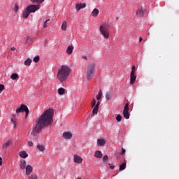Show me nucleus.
Returning <instances> with one entry per match:
<instances>
[{"mask_svg": "<svg viewBox=\"0 0 179 179\" xmlns=\"http://www.w3.org/2000/svg\"><path fill=\"white\" fill-rule=\"evenodd\" d=\"M30 14L31 13H29V11L26 8L24 10V11H23V13H22V17L24 19H27L29 16Z\"/></svg>", "mask_w": 179, "mask_h": 179, "instance_id": "nucleus-16", "label": "nucleus"}, {"mask_svg": "<svg viewBox=\"0 0 179 179\" xmlns=\"http://www.w3.org/2000/svg\"><path fill=\"white\" fill-rule=\"evenodd\" d=\"M10 50H11L12 52H13V51H15L16 49H15V48L13 47V48H11Z\"/></svg>", "mask_w": 179, "mask_h": 179, "instance_id": "nucleus-47", "label": "nucleus"}, {"mask_svg": "<svg viewBox=\"0 0 179 179\" xmlns=\"http://www.w3.org/2000/svg\"><path fill=\"white\" fill-rule=\"evenodd\" d=\"M135 71H136V67L134 65L131 68V72L130 74V84L131 85H133L136 80V76H135Z\"/></svg>", "mask_w": 179, "mask_h": 179, "instance_id": "nucleus-6", "label": "nucleus"}, {"mask_svg": "<svg viewBox=\"0 0 179 179\" xmlns=\"http://www.w3.org/2000/svg\"><path fill=\"white\" fill-rule=\"evenodd\" d=\"M83 58L85 60H87V57L86 56H83Z\"/></svg>", "mask_w": 179, "mask_h": 179, "instance_id": "nucleus-49", "label": "nucleus"}, {"mask_svg": "<svg viewBox=\"0 0 179 179\" xmlns=\"http://www.w3.org/2000/svg\"><path fill=\"white\" fill-rule=\"evenodd\" d=\"M116 120L118 122H121L122 120V117L121 115H117V117H116Z\"/></svg>", "mask_w": 179, "mask_h": 179, "instance_id": "nucleus-32", "label": "nucleus"}, {"mask_svg": "<svg viewBox=\"0 0 179 179\" xmlns=\"http://www.w3.org/2000/svg\"><path fill=\"white\" fill-rule=\"evenodd\" d=\"M53 117L54 109L49 108L45 110L36 120V125H35V128L32 130L31 135L36 136V134H40L44 128L51 126L54 122Z\"/></svg>", "mask_w": 179, "mask_h": 179, "instance_id": "nucleus-1", "label": "nucleus"}, {"mask_svg": "<svg viewBox=\"0 0 179 179\" xmlns=\"http://www.w3.org/2000/svg\"><path fill=\"white\" fill-rule=\"evenodd\" d=\"M142 41H143V38L141 37V38H139V41L141 42Z\"/></svg>", "mask_w": 179, "mask_h": 179, "instance_id": "nucleus-50", "label": "nucleus"}, {"mask_svg": "<svg viewBox=\"0 0 179 179\" xmlns=\"http://www.w3.org/2000/svg\"><path fill=\"white\" fill-rule=\"evenodd\" d=\"M76 179H82L81 178H76Z\"/></svg>", "mask_w": 179, "mask_h": 179, "instance_id": "nucleus-53", "label": "nucleus"}, {"mask_svg": "<svg viewBox=\"0 0 179 179\" xmlns=\"http://www.w3.org/2000/svg\"><path fill=\"white\" fill-rule=\"evenodd\" d=\"M32 3H38V4H41V3H43L45 0H30Z\"/></svg>", "mask_w": 179, "mask_h": 179, "instance_id": "nucleus-25", "label": "nucleus"}, {"mask_svg": "<svg viewBox=\"0 0 179 179\" xmlns=\"http://www.w3.org/2000/svg\"><path fill=\"white\" fill-rule=\"evenodd\" d=\"M18 10H19L18 4H15V7H14V11H15V13H17V12L18 11Z\"/></svg>", "mask_w": 179, "mask_h": 179, "instance_id": "nucleus-38", "label": "nucleus"}, {"mask_svg": "<svg viewBox=\"0 0 179 179\" xmlns=\"http://www.w3.org/2000/svg\"><path fill=\"white\" fill-rule=\"evenodd\" d=\"M67 26H68V24L66 23V21L63 22L62 25V29L63 31H66Z\"/></svg>", "mask_w": 179, "mask_h": 179, "instance_id": "nucleus-26", "label": "nucleus"}, {"mask_svg": "<svg viewBox=\"0 0 179 179\" xmlns=\"http://www.w3.org/2000/svg\"><path fill=\"white\" fill-rule=\"evenodd\" d=\"M29 38L27 37V38L26 39V42H27L29 41Z\"/></svg>", "mask_w": 179, "mask_h": 179, "instance_id": "nucleus-51", "label": "nucleus"}, {"mask_svg": "<svg viewBox=\"0 0 179 179\" xmlns=\"http://www.w3.org/2000/svg\"><path fill=\"white\" fill-rule=\"evenodd\" d=\"M28 145H29V147H32L33 146V143L31 141H29Z\"/></svg>", "mask_w": 179, "mask_h": 179, "instance_id": "nucleus-44", "label": "nucleus"}, {"mask_svg": "<svg viewBox=\"0 0 179 179\" xmlns=\"http://www.w3.org/2000/svg\"><path fill=\"white\" fill-rule=\"evenodd\" d=\"M86 7V3H77L76 5V10L79 11L83 8H85Z\"/></svg>", "mask_w": 179, "mask_h": 179, "instance_id": "nucleus-11", "label": "nucleus"}, {"mask_svg": "<svg viewBox=\"0 0 179 179\" xmlns=\"http://www.w3.org/2000/svg\"><path fill=\"white\" fill-rule=\"evenodd\" d=\"M28 109L29 108L26 105L22 104L21 106L16 110V113L19 114L20 113H25Z\"/></svg>", "mask_w": 179, "mask_h": 179, "instance_id": "nucleus-8", "label": "nucleus"}, {"mask_svg": "<svg viewBox=\"0 0 179 179\" xmlns=\"http://www.w3.org/2000/svg\"><path fill=\"white\" fill-rule=\"evenodd\" d=\"M10 122L14 125V127H13L14 129H16V127H17V126H16V121L14 119L11 118Z\"/></svg>", "mask_w": 179, "mask_h": 179, "instance_id": "nucleus-35", "label": "nucleus"}, {"mask_svg": "<svg viewBox=\"0 0 179 179\" xmlns=\"http://www.w3.org/2000/svg\"><path fill=\"white\" fill-rule=\"evenodd\" d=\"M63 138L64 139H71L72 138V134L69 131H65L63 133Z\"/></svg>", "mask_w": 179, "mask_h": 179, "instance_id": "nucleus-13", "label": "nucleus"}, {"mask_svg": "<svg viewBox=\"0 0 179 179\" xmlns=\"http://www.w3.org/2000/svg\"><path fill=\"white\" fill-rule=\"evenodd\" d=\"M58 94H59V95H62V94H65V89H64V88H62V87L59 88V89L58 90Z\"/></svg>", "mask_w": 179, "mask_h": 179, "instance_id": "nucleus-27", "label": "nucleus"}, {"mask_svg": "<svg viewBox=\"0 0 179 179\" xmlns=\"http://www.w3.org/2000/svg\"><path fill=\"white\" fill-rule=\"evenodd\" d=\"M27 166V162L25 160H22L20 162V169L21 170H24L25 167Z\"/></svg>", "mask_w": 179, "mask_h": 179, "instance_id": "nucleus-19", "label": "nucleus"}, {"mask_svg": "<svg viewBox=\"0 0 179 179\" xmlns=\"http://www.w3.org/2000/svg\"><path fill=\"white\" fill-rule=\"evenodd\" d=\"M71 73V69L66 65H62V67L58 70L57 79L61 82L64 83L66 81L69 77Z\"/></svg>", "mask_w": 179, "mask_h": 179, "instance_id": "nucleus-2", "label": "nucleus"}, {"mask_svg": "<svg viewBox=\"0 0 179 179\" xmlns=\"http://www.w3.org/2000/svg\"><path fill=\"white\" fill-rule=\"evenodd\" d=\"M73 46L72 45H69L66 50V53L70 55L72 54L73 51Z\"/></svg>", "mask_w": 179, "mask_h": 179, "instance_id": "nucleus-18", "label": "nucleus"}, {"mask_svg": "<svg viewBox=\"0 0 179 179\" xmlns=\"http://www.w3.org/2000/svg\"><path fill=\"white\" fill-rule=\"evenodd\" d=\"M127 168V162L122 163L121 165H120V171H123V170H125Z\"/></svg>", "mask_w": 179, "mask_h": 179, "instance_id": "nucleus-23", "label": "nucleus"}, {"mask_svg": "<svg viewBox=\"0 0 179 179\" xmlns=\"http://www.w3.org/2000/svg\"><path fill=\"white\" fill-rule=\"evenodd\" d=\"M123 115L126 120H129V103H128L124 107Z\"/></svg>", "mask_w": 179, "mask_h": 179, "instance_id": "nucleus-5", "label": "nucleus"}, {"mask_svg": "<svg viewBox=\"0 0 179 179\" xmlns=\"http://www.w3.org/2000/svg\"><path fill=\"white\" fill-rule=\"evenodd\" d=\"M5 90V86L3 85H0V92L3 91Z\"/></svg>", "mask_w": 179, "mask_h": 179, "instance_id": "nucleus-41", "label": "nucleus"}, {"mask_svg": "<svg viewBox=\"0 0 179 179\" xmlns=\"http://www.w3.org/2000/svg\"><path fill=\"white\" fill-rule=\"evenodd\" d=\"M73 161L76 162V163H78V164H80L83 162V159L78 156V155H74L73 156Z\"/></svg>", "mask_w": 179, "mask_h": 179, "instance_id": "nucleus-14", "label": "nucleus"}, {"mask_svg": "<svg viewBox=\"0 0 179 179\" xmlns=\"http://www.w3.org/2000/svg\"><path fill=\"white\" fill-rule=\"evenodd\" d=\"M102 91L101 90H99V93H98V95H96V100H100L102 97Z\"/></svg>", "mask_w": 179, "mask_h": 179, "instance_id": "nucleus-29", "label": "nucleus"}, {"mask_svg": "<svg viewBox=\"0 0 179 179\" xmlns=\"http://www.w3.org/2000/svg\"><path fill=\"white\" fill-rule=\"evenodd\" d=\"M103 179H105V178H103Z\"/></svg>", "mask_w": 179, "mask_h": 179, "instance_id": "nucleus-54", "label": "nucleus"}, {"mask_svg": "<svg viewBox=\"0 0 179 179\" xmlns=\"http://www.w3.org/2000/svg\"><path fill=\"white\" fill-rule=\"evenodd\" d=\"M99 29H100V33L105 38H109L110 34L106 27L100 26Z\"/></svg>", "mask_w": 179, "mask_h": 179, "instance_id": "nucleus-7", "label": "nucleus"}, {"mask_svg": "<svg viewBox=\"0 0 179 179\" xmlns=\"http://www.w3.org/2000/svg\"><path fill=\"white\" fill-rule=\"evenodd\" d=\"M96 158H102L103 157V154L101 151H95V155H94Z\"/></svg>", "mask_w": 179, "mask_h": 179, "instance_id": "nucleus-20", "label": "nucleus"}, {"mask_svg": "<svg viewBox=\"0 0 179 179\" xmlns=\"http://www.w3.org/2000/svg\"><path fill=\"white\" fill-rule=\"evenodd\" d=\"M95 73V64L94 62H91L88 64L87 66V78L88 80L92 79Z\"/></svg>", "mask_w": 179, "mask_h": 179, "instance_id": "nucleus-3", "label": "nucleus"}, {"mask_svg": "<svg viewBox=\"0 0 179 179\" xmlns=\"http://www.w3.org/2000/svg\"><path fill=\"white\" fill-rule=\"evenodd\" d=\"M96 103V101L95 99H94L92 100V107H95Z\"/></svg>", "mask_w": 179, "mask_h": 179, "instance_id": "nucleus-39", "label": "nucleus"}, {"mask_svg": "<svg viewBox=\"0 0 179 179\" xmlns=\"http://www.w3.org/2000/svg\"><path fill=\"white\" fill-rule=\"evenodd\" d=\"M125 152H126L125 149L122 148V152H121V153H120V155H124V154H125Z\"/></svg>", "mask_w": 179, "mask_h": 179, "instance_id": "nucleus-42", "label": "nucleus"}, {"mask_svg": "<svg viewBox=\"0 0 179 179\" xmlns=\"http://www.w3.org/2000/svg\"><path fill=\"white\" fill-rule=\"evenodd\" d=\"M47 44H48V41H45L44 45H47Z\"/></svg>", "mask_w": 179, "mask_h": 179, "instance_id": "nucleus-48", "label": "nucleus"}, {"mask_svg": "<svg viewBox=\"0 0 179 179\" xmlns=\"http://www.w3.org/2000/svg\"><path fill=\"white\" fill-rule=\"evenodd\" d=\"M113 96V94L112 92H107L106 94V100H110Z\"/></svg>", "mask_w": 179, "mask_h": 179, "instance_id": "nucleus-21", "label": "nucleus"}, {"mask_svg": "<svg viewBox=\"0 0 179 179\" xmlns=\"http://www.w3.org/2000/svg\"><path fill=\"white\" fill-rule=\"evenodd\" d=\"M28 179H38V177L36 174H31Z\"/></svg>", "mask_w": 179, "mask_h": 179, "instance_id": "nucleus-33", "label": "nucleus"}, {"mask_svg": "<svg viewBox=\"0 0 179 179\" xmlns=\"http://www.w3.org/2000/svg\"><path fill=\"white\" fill-rule=\"evenodd\" d=\"M99 14V10L98 8H94V10L92 11V15L94 17H96Z\"/></svg>", "mask_w": 179, "mask_h": 179, "instance_id": "nucleus-17", "label": "nucleus"}, {"mask_svg": "<svg viewBox=\"0 0 179 179\" xmlns=\"http://www.w3.org/2000/svg\"><path fill=\"white\" fill-rule=\"evenodd\" d=\"M40 8H41L40 5L31 4V5H29L26 8L29 11V13L31 14L39 10Z\"/></svg>", "mask_w": 179, "mask_h": 179, "instance_id": "nucleus-4", "label": "nucleus"}, {"mask_svg": "<svg viewBox=\"0 0 179 179\" xmlns=\"http://www.w3.org/2000/svg\"><path fill=\"white\" fill-rule=\"evenodd\" d=\"M13 117H15V115H13Z\"/></svg>", "mask_w": 179, "mask_h": 179, "instance_id": "nucleus-52", "label": "nucleus"}, {"mask_svg": "<svg viewBox=\"0 0 179 179\" xmlns=\"http://www.w3.org/2000/svg\"><path fill=\"white\" fill-rule=\"evenodd\" d=\"M136 15H138V17L141 20L143 16V8H138L136 11Z\"/></svg>", "mask_w": 179, "mask_h": 179, "instance_id": "nucleus-12", "label": "nucleus"}, {"mask_svg": "<svg viewBox=\"0 0 179 179\" xmlns=\"http://www.w3.org/2000/svg\"><path fill=\"white\" fill-rule=\"evenodd\" d=\"M106 143V141L104 138H98V140H96V145H98V146H104Z\"/></svg>", "mask_w": 179, "mask_h": 179, "instance_id": "nucleus-10", "label": "nucleus"}, {"mask_svg": "<svg viewBox=\"0 0 179 179\" xmlns=\"http://www.w3.org/2000/svg\"><path fill=\"white\" fill-rule=\"evenodd\" d=\"M99 106H100V101H98L97 103H96V105H95V107H99Z\"/></svg>", "mask_w": 179, "mask_h": 179, "instance_id": "nucleus-45", "label": "nucleus"}, {"mask_svg": "<svg viewBox=\"0 0 179 179\" xmlns=\"http://www.w3.org/2000/svg\"><path fill=\"white\" fill-rule=\"evenodd\" d=\"M108 155H105V156L103 157V159H102V162H108Z\"/></svg>", "mask_w": 179, "mask_h": 179, "instance_id": "nucleus-36", "label": "nucleus"}, {"mask_svg": "<svg viewBox=\"0 0 179 179\" xmlns=\"http://www.w3.org/2000/svg\"><path fill=\"white\" fill-rule=\"evenodd\" d=\"M98 112H99V107L94 106V109H93V111H92V113L94 115H96L98 113Z\"/></svg>", "mask_w": 179, "mask_h": 179, "instance_id": "nucleus-31", "label": "nucleus"}, {"mask_svg": "<svg viewBox=\"0 0 179 179\" xmlns=\"http://www.w3.org/2000/svg\"><path fill=\"white\" fill-rule=\"evenodd\" d=\"M39 61H40V57L38 55L34 57V62L38 63Z\"/></svg>", "mask_w": 179, "mask_h": 179, "instance_id": "nucleus-34", "label": "nucleus"}, {"mask_svg": "<svg viewBox=\"0 0 179 179\" xmlns=\"http://www.w3.org/2000/svg\"><path fill=\"white\" fill-rule=\"evenodd\" d=\"M49 21H50V20H47L45 21V22L43 23V28H47L48 27V22Z\"/></svg>", "mask_w": 179, "mask_h": 179, "instance_id": "nucleus-37", "label": "nucleus"}, {"mask_svg": "<svg viewBox=\"0 0 179 179\" xmlns=\"http://www.w3.org/2000/svg\"><path fill=\"white\" fill-rule=\"evenodd\" d=\"M36 148L41 152H44L45 148L43 145H36Z\"/></svg>", "mask_w": 179, "mask_h": 179, "instance_id": "nucleus-22", "label": "nucleus"}, {"mask_svg": "<svg viewBox=\"0 0 179 179\" xmlns=\"http://www.w3.org/2000/svg\"><path fill=\"white\" fill-rule=\"evenodd\" d=\"M19 155L22 158H27L28 157V154L25 151L20 152Z\"/></svg>", "mask_w": 179, "mask_h": 179, "instance_id": "nucleus-24", "label": "nucleus"}, {"mask_svg": "<svg viewBox=\"0 0 179 179\" xmlns=\"http://www.w3.org/2000/svg\"><path fill=\"white\" fill-rule=\"evenodd\" d=\"M12 145V140H7V141H5L2 145L3 150H6L8 148H9Z\"/></svg>", "mask_w": 179, "mask_h": 179, "instance_id": "nucleus-9", "label": "nucleus"}, {"mask_svg": "<svg viewBox=\"0 0 179 179\" xmlns=\"http://www.w3.org/2000/svg\"><path fill=\"white\" fill-rule=\"evenodd\" d=\"M108 166H110V169L111 170H113L115 169V165H113V164H110V163L108 164Z\"/></svg>", "mask_w": 179, "mask_h": 179, "instance_id": "nucleus-40", "label": "nucleus"}, {"mask_svg": "<svg viewBox=\"0 0 179 179\" xmlns=\"http://www.w3.org/2000/svg\"><path fill=\"white\" fill-rule=\"evenodd\" d=\"M32 62V60L31 59H27L25 62H24V64L25 66H30L31 65V63Z\"/></svg>", "mask_w": 179, "mask_h": 179, "instance_id": "nucleus-28", "label": "nucleus"}, {"mask_svg": "<svg viewBox=\"0 0 179 179\" xmlns=\"http://www.w3.org/2000/svg\"><path fill=\"white\" fill-rule=\"evenodd\" d=\"M26 115H25V118H27V116L29 115V110L28 109L27 110L25 111Z\"/></svg>", "mask_w": 179, "mask_h": 179, "instance_id": "nucleus-43", "label": "nucleus"}, {"mask_svg": "<svg viewBox=\"0 0 179 179\" xmlns=\"http://www.w3.org/2000/svg\"><path fill=\"white\" fill-rule=\"evenodd\" d=\"M33 171V168L31 165H28L26 167V175L29 176Z\"/></svg>", "mask_w": 179, "mask_h": 179, "instance_id": "nucleus-15", "label": "nucleus"}, {"mask_svg": "<svg viewBox=\"0 0 179 179\" xmlns=\"http://www.w3.org/2000/svg\"><path fill=\"white\" fill-rule=\"evenodd\" d=\"M0 166H2V157H0Z\"/></svg>", "mask_w": 179, "mask_h": 179, "instance_id": "nucleus-46", "label": "nucleus"}, {"mask_svg": "<svg viewBox=\"0 0 179 179\" xmlns=\"http://www.w3.org/2000/svg\"><path fill=\"white\" fill-rule=\"evenodd\" d=\"M18 77V75L16 73H13L11 76H10V78L13 80H16V78Z\"/></svg>", "mask_w": 179, "mask_h": 179, "instance_id": "nucleus-30", "label": "nucleus"}]
</instances>
